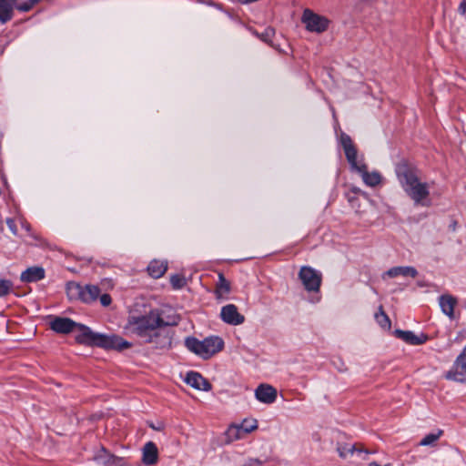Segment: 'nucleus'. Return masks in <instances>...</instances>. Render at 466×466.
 <instances>
[{"label": "nucleus", "instance_id": "f257e3e1", "mask_svg": "<svg viewBox=\"0 0 466 466\" xmlns=\"http://www.w3.org/2000/svg\"><path fill=\"white\" fill-rule=\"evenodd\" d=\"M177 318L165 319L158 309H152L147 314L130 316L127 329L143 342L164 348L171 344L168 327L177 325Z\"/></svg>", "mask_w": 466, "mask_h": 466}, {"label": "nucleus", "instance_id": "f03ea898", "mask_svg": "<svg viewBox=\"0 0 466 466\" xmlns=\"http://www.w3.org/2000/svg\"><path fill=\"white\" fill-rule=\"evenodd\" d=\"M396 173L403 190L415 204L427 205L425 200L430 195L429 185L420 180L418 169L402 162L397 166Z\"/></svg>", "mask_w": 466, "mask_h": 466}, {"label": "nucleus", "instance_id": "7ed1b4c3", "mask_svg": "<svg viewBox=\"0 0 466 466\" xmlns=\"http://www.w3.org/2000/svg\"><path fill=\"white\" fill-rule=\"evenodd\" d=\"M113 287L114 284L111 279L102 280L99 286H81L72 281L66 284V294L70 300H80L86 304H91L99 299L103 307H108L112 302V299L109 294L102 293V291L112 289Z\"/></svg>", "mask_w": 466, "mask_h": 466}, {"label": "nucleus", "instance_id": "20e7f679", "mask_svg": "<svg viewBox=\"0 0 466 466\" xmlns=\"http://www.w3.org/2000/svg\"><path fill=\"white\" fill-rule=\"evenodd\" d=\"M75 330L76 331V341L79 344H84L91 347H100L106 350H123L129 349L131 343L125 340L118 335H105L96 333L91 330L88 327L77 323Z\"/></svg>", "mask_w": 466, "mask_h": 466}, {"label": "nucleus", "instance_id": "39448f33", "mask_svg": "<svg viewBox=\"0 0 466 466\" xmlns=\"http://www.w3.org/2000/svg\"><path fill=\"white\" fill-rule=\"evenodd\" d=\"M340 143L343 147L347 160L351 167L358 171L362 177L363 182L369 187H376L381 182V176L379 172H368L367 166L357 160V149L350 136L342 134Z\"/></svg>", "mask_w": 466, "mask_h": 466}, {"label": "nucleus", "instance_id": "423d86ee", "mask_svg": "<svg viewBox=\"0 0 466 466\" xmlns=\"http://www.w3.org/2000/svg\"><path fill=\"white\" fill-rule=\"evenodd\" d=\"M187 348L200 356L204 360H208L216 353L222 350L224 341L219 337H208L203 340H198L196 338H187L186 339Z\"/></svg>", "mask_w": 466, "mask_h": 466}, {"label": "nucleus", "instance_id": "0eeeda50", "mask_svg": "<svg viewBox=\"0 0 466 466\" xmlns=\"http://www.w3.org/2000/svg\"><path fill=\"white\" fill-rule=\"evenodd\" d=\"M337 451L339 456L350 463H360L367 460L370 451L361 443L338 442Z\"/></svg>", "mask_w": 466, "mask_h": 466}, {"label": "nucleus", "instance_id": "6e6552de", "mask_svg": "<svg viewBox=\"0 0 466 466\" xmlns=\"http://www.w3.org/2000/svg\"><path fill=\"white\" fill-rule=\"evenodd\" d=\"M301 22L305 25L306 29H327L334 27L336 25L329 17L315 13L309 8L303 11Z\"/></svg>", "mask_w": 466, "mask_h": 466}, {"label": "nucleus", "instance_id": "1a4fd4ad", "mask_svg": "<svg viewBox=\"0 0 466 466\" xmlns=\"http://www.w3.org/2000/svg\"><path fill=\"white\" fill-rule=\"evenodd\" d=\"M299 278L308 291H319L321 284V274L311 267H301Z\"/></svg>", "mask_w": 466, "mask_h": 466}, {"label": "nucleus", "instance_id": "9d476101", "mask_svg": "<svg viewBox=\"0 0 466 466\" xmlns=\"http://www.w3.org/2000/svg\"><path fill=\"white\" fill-rule=\"evenodd\" d=\"M447 380L466 382V345L462 352L457 357L452 368L446 373Z\"/></svg>", "mask_w": 466, "mask_h": 466}, {"label": "nucleus", "instance_id": "9b49d317", "mask_svg": "<svg viewBox=\"0 0 466 466\" xmlns=\"http://www.w3.org/2000/svg\"><path fill=\"white\" fill-rule=\"evenodd\" d=\"M222 320L229 325H240L245 321V317L238 311L234 304H228L221 309Z\"/></svg>", "mask_w": 466, "mask_h": 466}, {"label": "nucleus", "instance_id": "f8f14e48", "mask_svg": "<svg viewBox=\"0 0 466 466\" xmlns=\"http://www.w3.org/2000/svg\"><path fill=\"white\" fill-rule=\"evenodd\" d=\"M76 322L69 318L56 317L50 322V328L60 334H67L75 330Z\"/></svg>", "mask_w": 466, "mask_h": 466}, {"label": "nucleus", "instance_id": "ddd939ff", "mask_svg": "<svg viewBox=\"0 0 466 466\" xmlns=\"http://www.w3.org/2000/svg\"><path fill=\"white\" fill-rule=\"evenodd\" d=\"M93 460L100 466H114L122 461L121 458L111 454L104 447H101L99 451H96Z\"/></svg>", "mask_w": 466, "mask_h": 466}, {"label": "nucleus", "instance_id": "4468645a", "mask_svg": "<svg viewBox=\"0 0 466 466\" xmlns=\"http://www.w3.org/2000/svg\"><path fill=\"white\" fill-rule=\"evenodd\" d=\"M256 398L263 403H273L277 399V390L268 384L259 385L255 391Z\"/></svg>", "mask_w": 466, "mask_h": 466}, {"label": "nucleus", "instance_id": "2eb2a0df", "mask_svg": "<svg viewBox=\"0 0 466 466\" xmlns=\"http://www.w3.org/2000/svg\"><path fill=\"white\" fill-rule=\"evenodd\" d=\"M185 381L196 390L208 391L211 389V384L198 372H188Z\"/></svg>", "mask_w": 466, "mask_h": 466}, {"label": "nucleus", "instance_id": "dca6fc26", "mask_svg": "<svg viewBox=\"0 0 466 466\" xmlns=\"http://www.w3.org/2000/svg\"><path fill=\"white\" fill-rule=\"evenodd\" d=\"M158 461V450L157 445L148 441L145 444L143 448V457L142 461L146 465H154Z\"/></svg>", "mask_w": 466, "mask_h": 466}, {"label": "nucleus", "instance_id": "f3484780", "mask_svg": "<svg viewBox=\"0 0 466 466\" xmlns=\"http://www.w3.org/2000/svg\"><path fill=\"white\" fill-rule=\"evenodd\" d=\"M231 291V284L222 273H218V279L215 288V296L218 299H227Z\"/></svg>", "mask_w": 466, "mask_h": 466}, {"label": "nucleus", "instance_id": "a211bd4d", "mask_svg": "<svg viewBox=\"0 0 466 466\" xmlns=\"http://www.w3.org/2000/svg\"><path fill=\"white\" fill-rule=\"evenodd\" d=\"M442 312L451 319H454V308L457 305V299L451 295H441L439 299Z\"/></svg>", "mask_w": 466, "mask_h": 466}, {"label": "nucleus", "instance_id": "6ab92c4d", "mask_svg": "<svg viewBox=\"0 0 466 466\" xmlns=\"http://www.w3.org/2000/svg\"><path fill=\"white\" fill-rule=\"evenodd\" d=\"M45 278V269L41 267H31L22 272L20 279L23 282H35Z\"/></svg>", "mask_w": 466, "mask_h": 466}, {"label": "nucleus", "instance_id": "aec40b11", "mask_svg": "<svg viewBox=\"0 0 466 466\" xmlns=\"http://www.w3.org/2000/svg\"><path fill=\"white\" fill-rule=\"evenodd\" d=\"M398 338L401 339L405 342L411 344V345H420L423 344L427 340V336L420 334L416 335L412 331H403L397 329L395 331Z\"/></svg>", "mask_w": 466, "mask_h": 466}, {"label": "nucleus", "instance_id": "412c9836", "mask_svg": "<svg viewBox=\"0 0 466 466\" xmlns=\"http://www.w3.org/2000/svg\"><path fill=\"white\" fill-rule=\"evenodd\" d=\"M167 269V263L157 259L152 260L147 267L148 274L155 279L162 277L166 273Z\"/></svg>", "mask_w": 466, "mask_h": 466}, {"label": "nucleus", "instance_id": "4be33fe9", "mask_svg": "<svg viewBox=\"0 0 466 466\" xmlns=\"http://www.w3.org/2000/svg\"><path fill=\"white\" fill-rule=\"evenodd\" d=\"M385 275L389 276L390 278H396L398 276H403L407 277L410 276L411 278H416L418 275V271L413 267H394L390 268Z\"/></svg>", "mask_w": 466, "mask_h": 466}, {"label": "nucleus", "instance_id": "5701e85b", "mask_svg": "<svg viewBox=\"0 0 466 466\" xmlns=\"http://www.w3.org/2000/svg\"><path fill=\"white\" fill-rule=\"evenodd\" d=\"M257 36L270 45L273 47L279 48L280 46V44L279 43L278 36L276 35V31H262L261 33H258V31H255Z\"/></svg>", "mask_w": 466, "mask_h": 466}, {"label": "nucleus", "instance_id": "b1692460", "mask_svg": "<svg viewBox=\"0 0 466 466\" xmlns=\"http://www.w3.org/2000/svg\"><path fill=\"white\" fill-rule=\"evenodd\" d=\"M13 0H0V20L5 22L11 18Z\"/></svg>", "mask_w": 466, "mask_h": 466}, {"label": "nucleus", "instance_id": "393cba45", "mask_svg": "<svg viewBox=\"0 0 466 466\" xmlns=\"http://www.w3.org/2000/svg\"><path fill=\"white\" fill-rule=\"evenodd\" d=\"M245 435L239 425H232L226 431L228 442L242 439Z\"/></svg>", "mask_w": 466, "mask_h": 466}, {"label": "nucleus", "instance_id": "a878e982", "mask_svg": "<svg viewBox=\"0 0 466 466\" xmlns=\"http://www.w3.org/2000/svg\"><path fill=\"white\" fill-rule=\"evenodd\" d=\"M443 434L442 430H439L437 433H430L426 435L420 441V446H435L437 441L441 438V436Z\"/></svg>", "mask_w": 466, "mask_h": 466}, {"label": "nucleus", "instance_id": "bb28decb", "mask_svg": "<svg viewBox=\"0 0 466 466\" xmlns=\"http://www.w3.org/2000/svg\"><path fill=\"white\" fill-rule=\"evenodd\" d=\"M377 322L382 327L383 329H390L391 323L387 316V314L384 312L382 306L380 307L379 312L375 315Z\"/></svg>", "mask_w": 466, "mask_h": 466}, {"label": "nucleus", "instance_id": "cd10ccee", "mask_svg": "<svg viewBox=\"0 0 466 466\" xmlns=\"http://www.w3.org/2000/svg\"><path fill=\"white\" fill-rule=\"evenodd\" d=\"M245 434H248L258 428V421L256 420H244L239 425Z\"/></svg>", "mask_w": 466, "mask_h": 466}, {"label": "nucleus", "instance_id": "c85d7f7f", "mask_svg": "<svg viewBox=\"0 0 466 466\" xmlns=\"http://www.w3.org/2000/svg\"><path fill=\"white\" fill-rule=\"evenodd\" d=\"M170 283L175 289H179L186 285V279L179 274L172 275L170 277Z\"/></svg>", "mask_w": 466, "mask_h": 466}, {"label": "nucleus", "instance_id": "c756f323", "mask_svg": "<svg viewBox=\"0 0 466 466\" xmlns=\"http://www.w3.org/2000/svg\"><path fill=\"white\" fill-rule=\"evenodd\" d=\"M13 289V283L7 279H0V297L8 295Z\"/></svg>", "mask_w": 466, "mask_h": 466}, {"label": "nucleus", "instance_id": "7c9ffc66", "mask_svg": "<svg viewBox=\"0 0 466 466\" xmlns=\"http://www.w3.org/2000/svg\"><path fill=\"white\" fill-rule=\"evenodd\" d=\"M39 1L40 0H28L27 2L17 5V9L23 12H27Z\"/></svg>", "mask_w": 466, "mask_h": 466}, {"label": "nucleus", "instance_id": "2f4dec72", "mask_svg": "<svg viewBox=\"0 0 466 466\" xmlns=\"http://www.w3.org/2000/svg\"><path fill=\"white\" fill-rule=\"evenodd\" d=\"M348 200L351 204L352 208L356 209V212H361L360 205L358 203V198L355 196H349Z\"/></svg>", "mask_w": 466, "mask_h": 466}, {"label": "nucleus", "instance_id": "473e14b6", "mask_svg": "<svg viewBox=\"0 0 466 466\" xmlns=\"http://www.w3.org/2000/svg\"><path fill=\"white\" fill-rule=\"evenodd\" d=\"M457 13L460 15L465 16L466 15V0H462L457 8Z\"/></svg>", "mask_w": 466, "mask_h": 466}, {"label": "nucleus", "instance_id": "72a5a7b5", "mask_svg": "<svg viewBox=\"0 0 466 466\" xmlns=\"http://www.w3.org/2000/svg\"><path fill=\"white\" fill-rule=\"evenodd\" d=\"M6 224L8 226V228H10V230L12 231V233L14 235H16L17 234V228H16V227L15 225L14 220L12 218H7L6 219Z\"/></svg>", "mask_w": 466, "mask_h": 466}, {"label": "nucleus", "instance_id": "f704fd0d", "mask_svg": "<svg viewBox=\"0 0 466 466\" xmlns=\"http://www.w3.org/2000/svg\"><path fill=\"white\" fill-rule=\"evenodd\" d=\"M263 461H259L258 459H250L248 461L247 466H262Z\"/></svg>", "mask_w": 466, "mask_h": 466}, {"label": "nucleus", "instance_id": "c9c22d12", "mask_svg": "<svg viewBox=\"0 0 466 466\" xmlns=\"http://www.w3.org/2000/svg\"><path fill=\"white\" fill-rule=\"evenodd\" d=\"M352 192H353L354 194H357V193L360 192V189H357V188H353V189H352Z\"/></svg>", "mask_w": 466, "mask_h": 466}, {"label": "nucleus", "instance_id": "e433bc0d", "mask_svg": "<svg viewBox=\"0 0 466 466\" xmlns=\"http://www.w3.org/2000/svg\"><path fill=\"white\" fill-rule=\"evenodd\" d=\"M116 466H125V465H124V462H123V461H122L121 462H119V463H118V464H116Z\"/></svg>", "mask_w": 466, "mask_h": 466}]
</instances>
